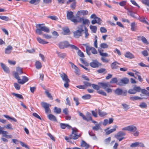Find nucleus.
<instances>
[{"label": "nucleus", "instance_id": "obj_14", "mask_svg": "<svg viewBox=\"0 0 149 149\" xmlns=\"http://www.w3.org/2000/svg\"><path fill=\"white\" fill-rule=\"evenodd\" d=\"M13 49V47L11 45L8 46L5 49V53L6 54H9Z\"/></svg>", "mask_w": 149, "mask_h": 149}, {"label": "nucleus", "instance_id": "obj_26", "mask_svg": "<svg viewBox=\"0 0 149 149\" xmlns=\"http://www.w3.org/2000/svg\"><path fill=\"white\" fill-rule=\"evenodd\" d=\"M125 57L129 58H134V55L132 53L130 52H127L125 54Z\"/></svg>", "mask_w": 149, "mask_h": 149}, {"label": "nucleus", "instance_id": "obj_19", "mask_svg": "<svg viewBox=\"0 0 149 149\" xmlns=\"http://www.w3.org/2000/svg\"><path fill=\"white\" fill-rule=\"evenodd\" d=\"M28 78L25 76H23L22 77V80H21L19 82V83L21 84H23L25 82H26L28 80Z\"/></svg>", "mask_w": 149, "mask_h": 149}, {"label": "nucleus", "instance_id": "obj_45", "mask_svg": "<svg viewBox=\"0 0 149 149\" xmlns=\"http://www.w3.org/2000/svg\"><path fill=\"white\" fill-rule=\"evenodd\" d=\"M122 105L123 106V108L126 111L129 109V107L128 105L125 103L122 104Z\"/></svg>", "mask_w": 149, "mask_h": 149}, {"label": "nucleus", "instance_id": "obj_57", "mask_svg": "<svg viewBox=\"0 0 149 149\" xmlns=\"http://www.w3.org/2000/svg\"><path fill=\"white\" fill-rule=\"evenodd\" d=\"M48 18H50L52 20H57L58 19L57 17L55 16H49L48 17Z\"/></svg>", "mask_w": 149, "mask_h": 149}, {"label": "nucleus", "instance_id": "obj_64", "mask_svg": "<svg viewBox=\"0 0 149 149\" xmlns=\"http://www.w3.org/2000/svg\"><path fill=\"white\" fill-rule=\"evenodd\" d=\"M97 93H98L101 94L104 96H106L107 95L106 93L102 90L99 91H97Z\"/></svg>", "mask_w": 149, "mask_h": 149}, {"label": "nucleus", "instance_id": "obj_50", "mask_svg": "<svg viewBox=\"0 0 149 149\" xmlns=\"http://www.w3.org/2000/svg\"><path fill=\"white\" fill-rule=\"evenodd\" d=\"M141 40L145 44H148V42L147 41L146 38L144 36H142L141 37Z\"/></svg>", "mask_w": 149, "mask_h": 149}, {"label": "nucleus", "instance_id": "obj_10", "mask_svg": "<svg viewBox=\"0 0 149 149\" xmlns=\"http://www.w3.org/2000/svg\"><path fill=\"white\" fill-rule=\"evenodd\" d=\"M89 65L91 66L93 68H98L99 66L101 65V64L99 63L96 60H93L92 62L90 63Z\"/></svg>", "mask_w": 149, "mask_h": 149}, {"label": "nucleus", "instance_id": "obj_9", "mask_svg": "<svg viewBox=\"0 0 149 149\" xmlns=\"http://www.w3.org/2000/svg\"><path fill=\"white\" fill-rule=\"evenodd\" d=\"M129 81V80L128 78L125 77L121 79L120 81L117 83V85L121 86H123L128 84Z\"/></svg>", "mask_w": 149, "mask_h": 149}, {"label": "nucleus", "instance_id": "obj_25", "mask_svg": "<svg viewBox=\"0 0 149 149\" xmlns=\"http://www.w3.org/2000/svg\"><path fill=\"white\" fill-rule=\"evenodd\" d=\"M37 39L38 42L40 44H47L48 43V42H46L43 40L39 37H38L37 38Z\"/></svg>", "mask_w": 149, "mask_h": 149}, {"label": "nucleus", "instance_id": "obj_13", "mask_svg": "<svg viewBox=\"0 0 149 149\" xmlns=\"http://www.w3.org/2000/svg\"><path fill=\"white\" fill-rule=\"evenodd\" d=\"M88 13L87 10H80L77 12L76 16L77 17H80L81 16H85L87 15Z\"/></svg>", "mask_w": 149, "mask_h": 149}, {"label": "nucleus", "instance_id": "obj_61", "mask_svg": "<svg viewBox=\"0 0 149 149\" xmlns=\"http://www.w3.org/2000/svg\"><path fill=\"white\" fill-rule=\"evenodd\" d=\"M91 97V95L89 94L86 95H85L83 96L82 97V98L85 99H88Z\"/></svg>", "mask_w": 149, "mask_h": 149}, {"label": "nucleus", "instance_id": "obj_53", "mask_svg": "<svg viewBox=\"0 0 149 149\" xmlns=\"http://www.w3.org/2000/svg\"><path fill=\"white\" fill-rule=\"evenodd\" d=\"M16 70L17 71V72L19 74H21L23 73L22 69L19 67L17 68Z\"/></svg>", "mask_w": 149, "mask_h": 149}, {"label": "nucleus", "instance_id": "obj_60", "mask_svg": "<svg viewBox=\"0 0 149 149\" xmlns=\"http://www.w3.org/2000/svg\"><path fill=\"white\" fill-rule=\"evenodd\" d=\"M74 68L75 70V72L76 74H79V68L77 67L76 66H74V68Z\"/></svg>", "mask_w": 149, "mask_h": 149}, {"label": "nucleus", "instance_id": "obj_55", "mask_svg": "<svg viewBox=\"0 0 149 149\" xmlns=\"http://www.w3.org/2000/svg\"><path fill=\"white\" fill-rule=\"evenodd\" d=\"M98 113L99 115L100 116H103L106 115L105 113L102 111L100 109H98Z\"/></svg>", "mask_w": 149, "mask_h": 149}, {"label": "nucleus", "instance_id": "obj_6", "mask_svg": "<svg viewBox=\"0 0 149 149\" xmlns=\"http://www.w3.org/2000/svg\"><path fill=\"white\" fill-rule=\"evenodd\" d=\"M42 107L44 108L45 112L46 113H51V110L49 107L51 106V105L45 102H42L41 103Z\"/></svg>", "mask_w": 149, "mask_h": 149}, {"label": "nucleus", "instance_id": "obj_4", "mask_svg": "<svg viewBox=\"0 0 149 149\" xmlns=\"http://www.w3.org/2000/svg\"><path fill=\"white\" fill-rule=\"evenodd\" d=\"M60 75L63 80L65 82L64 84V87L66 88H68L69 86L68 83L70 82V80L67 76L64 73L61 74Z\"/></svg>", "mask_w": 149, "mask_h": 149}, {"label": "nucleus", "instance_id": "obj_42", "mask_svg": "<svg viewBox=\"0 0 149 149\" xmlns=\"http://www.w3.org/2000/svg\"><path fill=\"white\" fill-rule=\"evenodd\" d=\"M139 106L141 108H146L147 107V105L146 103L144 102H143L141 103Z\"/></svg>", "mask_w": 149, "mask_h": 149}, {"label": "nucleus", "instance_id": "obj_62", "mask_svg": "<svg viewBox=\"0 0 149 149\" xmlns=\"http://www.w3.org/2000/svg\"><path fill=\"white\" fill-rule=\"evenodd\" d=\"M96 19H97V23L99 25H101L102 22V20L100 18L97 17Z\"/></svg>", "mask_w": 149, "mask_h": 149}, {"label": "nucleus", "instance_id": "obj_41", "mask_svg": "<svg viewBox=\"0 0 149 149\" xmlns=\"http://www.w3.org/2000/svg\"><path fill=\"white\" fill-rule=\"evenodd\" d=\"M12 94L13 95L19 98L23 99V97L22 95L21 94L15 93H12Z\"/></svg>", "mask_w": 149, "mask_h": 149}, {"label": "nucleus", "instance_id": "obj_16", "mask_svg": "<svg viewBox=\"0 0 149 149\" xmlns=\"http://www.w3.org/2000/svg\"><path fill=\"white\" fill-rule=\"evenodd\" d=\"M74 36L75 38H79L82 35V33L77 30L73 32Z\"/></svg>", "mask_w": 149, "mask_h": 149}, {"label": "nucleus", "instance_id": "obj_59", "mask_svg": "<svg viewBox=\"0 0 149 149\" xmlns=\"http://www.w3.org/2000/svg\"><path fill=\"white\" fill-rule=\"evenodd\" d=\"M106 70L104 68H101L97 70V72L99 73H101L104 72H105V73H106L107 72L106 71Z\"/></svg>", "mask_w": 149, "mask_h": 149}, {"label": "nucleus", "instance_id": "obj_5", "mask_svg": "<svg viewBox=\"0 0 149 149\" xmlns=\"http://www.w3.org/2000/svg\"><path fill=\"white\" fill-rule=\"evenodd\" d=\"M67 17L68 19L70 20L74 24L75 20H76L77 17H74L73 12L72 11H67Z\"/></svg>", "mask_w": 149, "mask_h": 149}, {"label": "nucleus", "instance_id": "obj_2", "mask_svg": "<svg viewBox=\"0 0 149 149\" xmlns=\"http://www.w3.org/2000/svg\"><path fill=\"white\" fill-rule=\"evenodd\" d=\"M58 46L61 49H64L70 47L72 49H78V48L77 47L74 45L70 44L67 41L60 42L58 45Z\"/></svg>", "mask_w": 149, "mask_h": 149}, {"label": "nucleus", "instance_id": "obj_31", "mask_svg": "<svg viewBox=\"0 0 149 149\" xmlns=\"http://www.w3.org/2000/svg\"><path fill=\"white\" fill-rule=\"evenodd\" d=\"M130 100H132L134 101L135 100H141L143 99V98L141 97H140L134 96L130 97Z\"/></svg>", "mask_w": 149, "mask_h": 149}, {"label": "nucleus", "instance_id": "obj_30", "mask_svg": "<svg viewBox=\"0 0 149 149\" xmlns=\"http://www.w3.org/2000/svg\"><path fill=\"white\" fill-rule=\"evenodd\" d=\"M48 118L50 120L53 121H57V119L55 116L52 114H49L48 116Z\"/></svg>", "mask_w": 149, "mask_h": 149}, {"label": "nucleus", "instance_id": "obj_51", "mask_svg": "<svg viewBox=\"0 0 149 149\" xmlns=\"http://www.w3.org/2000/svg\"><path fill=\"white\" fill-rule=\"evenodd\" d=\"M91 85H92L93 88L94 89H95V90H96L98 91V90H99L100 89V87L98 86L97 85L93 84H92Z\"/></svg>", "mask_w": 149, "mask_h": 149}, {"label": "nucleus", "instance_id": "obj_48", "mask_svg": "<svg viewBox=\"0 0 149 149\" xmlns=\"http://www.w3.org/2000/svg\"><path fill=\"white\" fill-rule=\"evenodd\" d=\"M100 47L101 48L105 49L108 48V45L107 44L105 43H103L100 44Z\"/></svg>", "mask_w": 149, "mask_h": 149}, {"label": "nucleus", "instance_id": "obj_54", "mask_svg": "<svg viewBox=\"0 0 149 149\" xmlns=\"http://www.w3.org/2000/svg\"><path fill=\"white\" fill-rule=\"evenodd\" d=\"M14 86L15 89L17 90H19L20 89V86L18 84L15 83L14 84Z\"/></svg>", "mask_w": 149, "mask_h": 149}, {"label": "nucleus", "instance_id": "obj_21", "mask_svg": "<svg viewBox=\"0 0 149 149\" xmlns=\"http://www.w3.org/2000/svg\"><path fill=\"white\" fill-rule=\"evenodd\" d=\"M125 135V133L123 131H120L118 132L117 134L115 135V137L116 139H118V137H121L124 136Z\"/></svg>", "mask_w": 149, "mask_h": 149}, {"label": "nucleus", "instance_id": "obj_52", "mask_svg": "<svg viewBox=\"0 0 149 149\" xmlns=\"http://www.w3.org/2000/svg\"><path fill=\"white\" fill-rule=\"evenodd\" d=\"M128 93L131 94H135L136 93V92L135 91L134 88L129 89L128 91Z\"/></svg>", "mask_w": 149, "mask_h": 149}, {"label": "nucleus", "instance_id": "obj_58", "mask_svg": "<svg viewBox=\"0 0 149 149\" xmlns=\"http://www.w3.org/2000/svg\"><path fill=\"white\" fill-rule=\"evenodd\" d=\"M141 92L143 94L147 95L149 96V92L146 90L145 89H143L141 90Z\"/></svg>", "mask_w": 149, "mask_h": 149}, {"label": "nucleus", "instance_id": "obj_33", "mask_svg": "<svg viewBox=\"0 0 149 149\" xmlns=\"http://www.w3.org/2000/svg\"><path fill=\"white\" fill-rule=\"evenodd\" d=\"M89 27L90 29L93 33H96L97 29V27L96 26L91 25Z\"/></svg>", "mask_w": 149, "mask_h": 149}, {"label": "nucleus", "instance_id": "obj_36", "mask_svg": "<svg viewBox=\"0 0 149 149\" xmlns=\"http://www.w3.org/2000/svg\"><path fill=\"white\" fill-rule=\"evenodd\" d=\"M86 118L88 120V121L92 120V117L91 114L89 112H87L86 114Z\"/></svg>", "mask_w": 149, "mask_h": 149}, {"label": "nucleus", "instance_id": "obj_18", "mask_svg": "<svg viewBox=\"0 0 149 149\" xmlns=\"http://www.w3.org/2000/svg\"><path fill=\"white\" fill-rule=\"evenodd\" d=\"M98 84L101 86L105 90L107 88V87L109 86V84L108 83H98Z\"/></svg>", "mask_w": 149, "mask_h": 149}, {"label": "nucleus", "instance_id": "obj_12", "mask_svg": "<svg viewBox=\"0 0 149 149\" xmlns=\"http://www.w3.org/2000/svg\"><path fill=\"white\" fill-rule=\"evenodd\" d=\"M113 127L114 128L111 129L109 130V127L108 128H107L105 129L104 131L105 132L106 134L107 135H109L111 133L115 131L116 130V129L118 128V126L116 125H115Z\"/></svg>", "mask_w": 149, "mask_h": 149}, {"label": "nucleus", "instance_id": "obj_29", "mask_svg": "<svg viewBox=\"0 0 149 149\" xmlns=\"http://www.w3.org/2000/svg\"><path fill=\"white\" fill-rule=\"evenodd\" d=\"M58 56L61 58H64L66 56V54L65 53H61L59 52H57Z\"/></svg>", "mask_w": 149, "mask_h": 149}, {"label": "nucleus", "instance_id": "obj_49", "mask_svg": "<svg viewBox=\"0 0 149 149\" xmlns=\"http://www.w3.org/2000/svg\"><path fill=\"white\" fill-rule=\"evenodd\" d=\"M84 33L85 35V38H88L89 36V34L88 32V29L86 27H85V30Z\"/></svg>", "mask_w": 149, "mask_h": 149}, {"label": "nucleus", "instance_id": "obj_24", "mask_svg": "<svg viewBox=\"0 0 149 149\" xmlns=\"http://www.w3.org/2000/svg\"><path fill=\"white\" fill-rule=\"evenodd\" d=\"M136 130V127L134 125L128 126V131L133 132L135 131Z\"/></svg>", "mask_w": 149, "mask_h": 149}, {"label": "nucleus", "instance_id": "obj_20", "mask_svg": "<svg viewBox=\"0 0 149 149\" xmlns=\"http://www.w3.org/2000/svg\"><path fill=\"white\" fill-rule=\"evenodd\" d=\"M119 64V63L116 61H115L111 63V66L112 69H118L119 67L117 65V64Z\"/></svg>", "mask_w": 149, "mask_h": 149}, {"label": "nucleus", "instance_id": "obj_44", "mask_svg": "<svg viewBox=\"0 0 149 149\" xmlns=\"http://www.w3.org/2000/svg\"><path fill=\"white\" fill-rule=\"evenodd\" d=\"M3 116L5 117L6 118H7L8 119H11L12 120L14 121V122H16L17 121L16 119L15 118H14L10 117L9 116H8V115H3Z\"/></svg>", "mask_w": 149, "mask_h": 149}, {"label": "nucleus", "instance_id": "obj_22", "mask_svg": "<svg viewBox=\"0 0 149 149\" xmlns=\"http://www.w3.org/2000/svg\"><path fill=\"white\" fill-rule=\"evenodd\" d=\"M70 138L73 139H77L78 138L81 136V135H77L76 133H72V134L70 135Z\"/></svg>", "mask_w": 149, "mask_h": 149}, {"label": "nucleus", "instance_id": "obj_46", "mask_svg": "<svg viewBox=\"0 0 149 149\" xmlns=\"http://www.w3.org/2000/svg\"><path fill=\"white\" fill-rule=\"evenodd\" d=\"M39 1V0H30V3L32 4L36 5L38 4Z\"/></svg>", "mask_w": 149, "mask_h": 149}, {"label": "nucleus", "instance_id": "obj_28", "mask_svg": "<svg viewBox=\"0 0 149 149\" xmlns=\"http://www.w3.org/2000/svg\"><path fill=\"white\" fill-rule=\"evenodd\" d=\"M81 146L82 147H85L86 149H88L89 147V145L87 144L86 142L83 140L82 141L81 143Z\"/></svg>", "mask_w": 149, "mask_h": 149}, {"label": "nucleus", "instance_id": "obj_43", "mask_svg": "<svg viewBox=\"0 0 149 149\" xmlns=\"http://www.w3.org/2000/svg\"><path fill=\"white\" fill-rule=\"evenodd\" d=\"M17 72H15L14 74V77H15L17 80L18 83H19V82L21 80V79L19 77V76Z\"/></svg>", "mask_w": 149, "mask_h": 149}, {"label": "nucleus", "instance_id": "obj_23", "mask_svg": "<svg viewBox=\"0 0 149 149\" xmlns=\"http://www.w3.org/2000/svg\"><path fill=\"white\" fill-rule=\"evenodd\" d=\"M102 122H101L100 123H97L95 124V126L92 127V129L93 130L97 131L100 128V126Z\"/></svg>", "mask_w": 149, "mask_h": 149}, {"label": "nucleus", "instance_id": "obj_11", "mask_svg": "<svg viewBox=\"0 0 149 149\" xmlns=\"http://www.w3.org/2000/svg\"><path fill=\"white\" fill-rule=\"evenodd\" d=\"M71 3H72L70 4V7L72 10L74 9L77 3L76 0H68L67 1L66 3L67 4H69Z\"/></svg>", "mask_w": 149, "mask_h": 149}, {"label": "nucleus", "instance_id": "obj_8", "mask_svg": "<svg viewBox=\"0 0 149 149\" xmlns=\"http://www.w3.org/2000/svg\"><path fill=\"white\" fill-rule=\"evenodd\" d=\"M115 93L118 95H122L123 96H125L127 95V91L123 90L120 88H117L115 90Z\"/></svg>", "mask_w": 149, "mask_h": 149}, {"label": "nucleus", "instance_id": "obj_63", "mask_svg": "<svg viewBox=\"0 0 149 149\" xmlns=\"http://www.w3.org/2000/svg\"><path fill=\"white\" fill-rule=\"evenodd\" d=\"M78 50V55L81 57H84V56L83 53L81 52L80 50H79V49Z\"/></svg>", "mask_w": 149, "mask_h": 149}, {"label": "nucleus", "instance_id": "obj_35", "mask_svg": "<svg viewBox=\"0 0 149 149\" xmlns=\"http://www.w3.org/2000/svg\"><path fill=\"white\" fill-rule=\"evenodd\" d=\"M54 112L56 113L59 114L61 112V109L60 108H58L57 107H54Z\"/></svg>", "mask_w": 149, "mask_h": 149}, {"label": "nucleus", "instance_id": "obj_32", "mask_svg": "<svg viewBox=\"0 0 149 149\" xmlns=\"http://www.w3.org/2000/svg\"><path fill=\"white\" fill-rule=\"evenodd\" d=\"M35 65L36 68L38 69H40L42 67L41 63L39 61L36 62Z\"/></svg>", "mask_w": 149, "mask_h": 149}, {"label": "nucleus", "instance_id": "obj_17", "mask_svg": "<svg viewBox=\"0 0 149 149\" xmlns=\"http://www.w3.org/2000/svg\"><path fill=\"white\" fill-rule=\"evenodd\" d=\"M85 27H86L85 25H84L82 24L79 25L77 27V29H78L77 30L81 33H82L84 31V29L85 30Z\"/></svg>", "mask_w": 149, "mask_h": 149}, {"label": "nucleus", "instance_id": "obj_27", "mask_svg": "<svg viewBox=\"0 0 149 149\" xmlns=\"http://www.w3.org/2000/svg\"><path fill=\"white\" fill-rule=\"evenodd\" d=\"M63 31L62 33L63 35H69L70 31L68 28H65L63 29Z\"/></svg>", "mask_w": 149, "mask_h": 149}, {"label": "nucleus", "instance_id": "obj_3", "mask_svg": "<svg viewBox=\"0 0 149 149\" xmlns=\"http://www.w3.org/2000/svg\"><path fill=\"white\" fill-rule=\"evenodd\" d=\"M75 24H77L78 23H82V25L85 26L88 25H89L90 24V21L89 19H87L86 17H77L76 20H75Z\"/></svg>", "mask_w": 149, "mask_h": 149}, {"label": "nucleus", "instance_id": "obj_7", "mask_svg": "<svg viewBox=\"0 0 149 149\" xmlns=\"http://www.w3.org/2000/svg\"><path fill=\"white\" fill-rule=\"evenodd\" d=\"M86 51L88 54L89 55L91 54L90 51L94 54H96L97 53V51L96 49L93 47L87 46L86 47Z\"/></svg>", "mask_w": 149, "mask_h": 149}, {"label": "nucleus", "instance_id": "obj_1", "mask_svg": "<svg viewBox=\"0 0 149 149\" xmlns=\"http://www.w3.org/2000/svg\"><path fill=\"white\" fill-rule=\"evenodd\" d=\"M44 24H39L36 25L37 29L36 30V32L37 34L39 35H42L43 37L47 39H49L52 38L51 36L48 34H43L42 31H44L46 33L49 32V29L47 27L45 26Z\"/></svg>", "mask_w": 149, "mask_h": 149}, {"label": "nucleus", "instance_id": "obj_15", "mask_svg": "<svg viewBox=\"0 0 149 149\" xmlns=\"http://www.w3.org/2000/svg\"><path fill=\"white\" fill-rule=\"evenodd\" d=\"M0 64L4 72L7 73L9 72L10 70L8 67H7L5 64L2 63H1Z\"/></svg>", "mask_w": 149, "mask_h": 149}, {"label": "nucleus", "instance_id": "obj_47", "mask_svg": "<svg viewBox=\"0 0 149 149\" xmlns=\"http://www.w3.org/2000/svg\"><path fill=\"white\" fill-rule=\"evenodd\" d=\"M135 91L136 92V93L137 92H139L141 90V88L139 86H135L133 88Z\"/></svg>", "mask_w": 149, "mask_h": 149}, {"label": "nucleus", "instance_id": "obj_56", "mask_svg": "<svg viewBox=\"0 0 149 149\" xmlns=\"http://www.w3.org/2000/svg\"><path fill=\"white\" fill-rule=\"evenodd\" d=\"M20 145L23 147H25L27 149H29V147L26 144L24 143L21 141H19Z\"/></svg>", "mask_w": 149, "mask_h": 149}, {"label": "nucleus", "instance_id": "obj_40", "mask_svg": "<svg viewBox=\"0 0 149 149\" xmlns=\"http://www.w3.org/2000/svg\"><path fill=\"white\" fill-rule=\"evenodd\" d=\"M118 83V79L116 77H115L112 78L110 81V84L116 83L117 84Z\"/></svg>", "mask_w": 149, "mask_h": 149}, {"label": "nucleus", "instance_id": "obj_39", "mask_svg": "<svg viewBox=\"0 0 149 149\" xmlns=\"http://www.w3.org/2000/svg\"><path fill=\"white\" fill-rule=\"evenodd\" d=\"M0 19L6 21H8L10 20V19L8 17L5 16L0 15Z\"/></svg>", "mask_w": 149, "mask_h": 149}, {"label": "nucleus", "instance_id": "obj_34", "mask_svg": "<svg viewBox=\"0 0 149 149\" xmlns=\"http://www.w3.org/2000/svg\"><path fill=\"white\" fill-rule=\"evenodd\" d=\"M131 30L132 31H136V26L134 22L131 24Z\"/></svg>", "mask_w": 149, "mask_h": 149}, {"label": "nucleus", "instance_id": "obj_37", "mask_svg": "<svg viewBox=\"0 0 149 149\" xmlns=\"http://www.w3.org/2000/svg\"><path fill=\"white\" fill-rule=\"evenodd\" d=\"M98 51L100 55L105 57H107L108 56V54L107 53H104L103 52V50L98 49Z\"/></svg>", "mask_w": 149, "mask_h": 149}, {"label": "nucleus", "instance_id": "obj_38", "mask_svg": "<svg viewBox=\"0 0 149 149\" xmlns=\"http://www.w3.org/2000/svg\"><path fill=\"white\" fill-rule=\"evenodd\" d=\"M78 113L79 116L82 117L84 120H85L87 121H88V120L87 119L86 116H85L83 113L81 112L80 111H79Z\"/></svg>", "mask_w": 149, "mask_h": 149}]
</instances>
